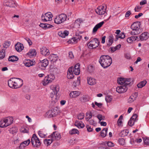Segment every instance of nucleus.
<instances>
[{"label": "nucleus", "instance_id": "nucleus-1", "mask_svg": "<svg viewBox=\"0 0 149 149\" xmlns=\"http://www.w3.org/2000/svg\"><path fill=\"white\" fill-rule=\"evenodd\" d=\"M23 85V81L18 78H12L8 81V85L11 88H17L21 87Z\"/></svg>", "mask_w": 149, "mask_h": 149}, {"label": "nucleus", "instance_id": "nucleus-2", "mask_svg": "<svg viewBox=\"0 0 149 149\" xmlns=\"http://www.w3.org/2000/svg\"><path fill=\"white\" fill-rule=\"evenodd\" d=\"M99 62L103 67L107 68L111 64L112 60L108 55H102L100 58Z\"/></svg>", "mask_w": 149, "mask_h": 149}, {"label": "nucleus", "instance_id": "nucleus-3", "mask_svg": "<svg viewBox=\"0 0 149 149\" xmlns=\"http://www.w3.org/2000/svg\"><path fill=\"white\" fill-rule=\"evenodd\" d=\"M51 89L53 90L54 94L53 93L51 95V103L54 105L57 102L59 98V96L57 95V93L59 91V86L58 85H52L50 86Z\"/></svg>", "mask_w": 149, "mask_h": 149}, {"label": "nucleus", "instance_id": "nucleus-4", "mask_svg": "<svg viewBox=\"0 0 149 149\" xmlns=\"http://www.w3.org/2000/svg\"><path fill=\"white\" fill-rule=\"evenodd\" d=\"M141 22H134L131 26V28L132 30L131 31V34L132 35H137L139 34L141 31Z\"/></svg>", "mask_w": 149, "mask_h": 149}, {"label": "nucleus", "instance_id": "nucleus-5", "mask_svg": "<svg viewBox=\"0 0 149 149\" xmlns=\"http://www.w3.org/2000/svg\"><path fill=\"white\" fill-rule=\"evenodd\" d=\"M99 40L97 38H95L91 40L87 43V45L89 48L93 49L99 46Z\"/></svg>", "mask_w": 149, "mask_h": 149}, {"label": "nucleus", "instance_id": "nucleus-6", "mask_svg": "<svg viewBox=\"0 0 149 149\" xmlns=\"http://www.w3.org/2000/svg\"><path fill=\"white\" fill-rule=\"evenodd\" d=\"M31 142L32 145L34 147H38L41 145L39 139L35 134L33 135L31 139Z\"/></svg>", "mask_w": 149, "mask_h": 149}, {"label": "nucleus", "instance_id": "nucleus-7", "mask_svg": "<svg viewBox=\"0 0 149 149\" xmlns=\"http://www.w3.org/2000/svg\"><path fill=\"white\" fill-rule=\"evenodd\" d=\"M67 16L64 14H61L57 16L54 19V22L57 24H59L64 22L66 20Z\"/></svg>", "mask_w": 149, "mask_h": 149}, {"label": "nucleus", "instance_id": "nucleus-8", "mask_svg": "<svg viewBox=\"0 0 149 149\" xmlns=\"http://www.w3.org/2000/svg\"><path fill=\"white\" fill-rule=\"evenodd\" d=\"M3 4L6 6L14 8H15L17 5V3L13 0H5Z\"/></svg>", "mask_w": 149, "mask_h": 149}, {"label": "nucleus", "instance_id": "nucleus-9", "mask_svg": "<svg viewBox=\"0 0 149 149\" xmlns=\"http://www.w3.org/2000/svg\"><path fill=\"white\" fill-rule=\"evenodd\" d=\"M52 15L50 12H48L42 14L41 16L42 19L44 22H46L48 21H51L52 20Z\"/></svg>", "mask_w": 149, "mask_h": 149}, {"label": "nucleus", "instance_id": "nucleus-10", "mask_svg": "<svg viewBox=\"0 0 149 149\" xmlns=\"http://www.w3.org/2000/svg\"><path fill=\"white\" fill-rule=\"evenodd\" d=\"M48 64V61L47 59H44L39 63V67L42 70H45Z\"/></svg>", "mask_w": 149, "mask_h": 149}, {"label": "nucleus", "instance_id": "nucleus-11", "mask_svg": "<svg viewBox=\"0 0 149 149\" xmlns=\"http://www.w3.org/2000/svg\"><path fill=\"white\" fill-rule=\"evenodd\" d=\"M81 38V36L80 35L76 36L75 37L70 39L67 42L71 44L76 43L80 40Z\"/></svg>", "mask_w": 149, "mask_h": 149}, {"label": "nucleus", "instance_id": "nucleus-12", "mask_svg": "<svg viewBox=\"0 0 149 149\" xmlns=\"http://www.w3.org/2000/svg\"><path fill=\"white\" fill-rule=\"evenodd\" d=\"M48 137L51 138L53 141L55 140H59L61 138V134L56 131L54 132Z\"/></svg>", "mask_w": 149, "mask_h": 149}, {"label": "nucleus", "instance_id": "nucleus-13", "mask_svg": "<svg viewBox=\"0 0 149 149\" xmlns=\"http://www.w3.org/2000/svg\"><path fill=\"white\" fill-rule=\"evenodd\" d=\"M127 90V87L125 85H123L117 87L116 91L117 92L120 93H124L126 92Z\"/></svg>", "mask_w": 149, "mask_h": 149}, {"label": "nucleus", "instance_id": "nucleus-14", "mask_svg": "<svg viewBox=\"0 0 149 149\" xmlns=\"http://www.w3.org/2000/svg\"><path fill=\"white\" fill-rule=\"evenodd\" d=\"M106 8L104 6H100L95 10L96 13L99 15H104L106 13Z\"/></svg>", "mask_w": 149, "mask_h": 149}, {"label": "nucleus", "instance_id": "nucleus-15", "mask_svg": "<svg viewBox=\"0 0 149 149\" xmlns=\"http://www.w3.org/2000/svg\"><path fill=\"white\" fill-rule=\"evenodd\" d=\"M40 53L41 54L45 56L48 55L50 54L49 50L45 47H42L40 49Z\"/></svg>", "mask_w": 149, "mask_h": 149}, {"label": "nucleus", "instance_id": "nucleus-16", "mask_svg": "<svg viewBox=\"0 0 149 149\" xmlns=\"http://www.w3.org/2000/svg\"><path fill=\"white\" fill-rule=\"evenodd\" d=\"M149 37V33L145 32L142 33L140 36V39L141 41H143L147 39Z\"/></svg>", "mask_w": 149, "mask_h": 149}, {"label": "nucleus", "instance_id": "nucleus-17", "mask_svg": "<svg viewBox=\"0 0 149 149\" xmlns=\"http://www.w3.org/2000/svg\"><path fill=\"white\" fill-rule=\"evenodd\" d=\"M24 48L23 45L20 43H17L15 45V48L19 52H21Z\"/></svg>", "mask_w": 149, "mask_h": 149}, {"label": "nucleus", "instance_id": "nucleus-18", "mask_svg": "<svg viewBox=\"0 0 149 149\" xmlns=\"http://www.w3.org/2000/svg\"><path fill=\"white\" fill-rule=\"evenodd\" d=\"M72 70V67H70L68 70L67 77L68 79H72L74 78Z\"/></svg>", "mask_w": 149, "mask_h": 149}, {"label": "nucleus", "instance_id": "nucleus-19", "mask_svg": "<svg viewBox=\"0 0 149 149\" xmlns=\"http://www.w3.org/2000/svg\"><path fill=\"white\" fill-rule=\"evenodd\" d=\"M104 24V22L102 21L97 24L94 27L93 30V33H95L97 30L98 29L101 28Z\"/></svg>", "mask_w": 149, "mask_h": 149}, {"label": "nucleus", "instance_id": "nucleus-20", "mask_svg": "<svg viewBox=\"0 0 149 149\" xmlns=\"http://www.w3.org/2000/svg\"><path fill=\"white\" fill-rule=\"evenodd\" d=\"M74 73L76 75H79L80 73V65L79 63L76 64L73 70Z\"/></svg>", "mask_w": 149, "mask_h": 149}, {"label": "nucleus", "instance_id": "nucleus-21", "mask_svg": "<svg viewBox=\"0 0 149 149\" xmlns=\"http://www.w3.org/2000/svg\"><path fill=\"white\" fill-rule=\"evenodd\" d=\"M4 120L7 127L12 124L13 121V118L11 117H8Z\"/></svg>", "mask_w": 149, "mask_h": 149}, {"label": "nucleus", "instance_id": "nucleus-22", "mask_svg": "<svg viewBox=\"0 0 149 149\" xmlns=\"http://www.w3.org/2000/svg\"><path fill=\"white\" fill-rule=\"evenodd\" d=\"M58 56L55 54H52L49 57V58L50 61L53 62L56 61L58 59Z\"/></svg>", "mask_w": 149, "mask_h": 149}, {"label": "nucleus", "instance_id": "nucleus-23", "mask_svg": "<svg viewBox=\"0 0 149 149\" xmlns=\"http://www.w3.org/2000/svg\"><path fill=\"white\" fill-rule=\"evenodd\" d=\"M87 82L88 83L91 85H94L96 83V80L95 79L92 77L88 78Z\"/></svg>", "mask_w": 149, "mask_h": 149}, {"label": "nucleus", "instance_id": "nucleus-24", "mask_svg": "<svg viewBox=\"0 0 149 149\" xmlns=\"http://www.w3.org/2000/svg\"><path fill=\"white\" fill-rule=\"evenodd\" d=\"M47 114L48 118L53 117L56 115V112H55L54 109H52L49 111L47 113Z\"/></svg>", "mask_w": 149, "mask_h": 149}, {"label": "nucleus", "instance_id": "nucleus-25", "mask_svg": "<svg viewBox=\"0 0 149 149\" xmlns=\"http://www.w3.org/2000/svg\"><path fill=\"white\" fill-rule=\"evenodd\" d=\"M108 42L107 43V45L109 47L111 45L113 42V35H110L108 37Z\"/></svg>", "mask_w": 149, "mask_h": 149}, {"label": "nucleus", "instance_id": "nucleus-26", "mask_svg": "<svg viewBox=\"0 0 149 149\" xmlns=\"http://www.w3.org/2000/svg\"><path fill=\"white\" fill-rule=\"evenodd\" d=\"M80 95V93L79 91H73L70 93V96L71 97L75 98L79 96Z\"/></svg>", "mask_w": 149, "mask_h": 149}, {"label": "nucleus", "instance_id": "nucleus-27", "mask_svg": "<svg viewBox=\"0 0 149 149\" xmlns=\"http://www.w3.org/2000/svg\"><path fill=\"white\" fill-rule=\"evenodd\" d=\"M36 51L34 49H30L29 52L27 53V54L30 57H32L34 56H36Z\"/></svg>", "mask_w": 149, "mask_h": 149}, {"label": "nucleus", "instance_id": "nucleus-28", "mask_svg": "<svg viewBox=\"0 0 149 149\" xmlns=\"http://www.w3.org/2000/svg\"><path fill=\"white\" fill-rule=\"evenodd\" d=\"M68 32L67 31H64L59 32L58 33V35L60 37H61L63 38H65L68 35Z\"/></svg>", "mask_w": 149, "mask_h": 149}, {"label": "nucleus", "instance_id": "nucleus-29", "mask_svg": "<svg viewBox=\"0 0 149 149\" xmlns=\"http://www.w3.org/2000/svg\"><path fill=\"white\" fill-rule=\"evenodd\" d=\"M35 62L31 61V60H27L25 61L24 63L25 65L27 67H29L31 66L34 65Z\"/></svg>", "mask_w": 149, "mask_h": 149}, {"label": "nucleus", "instance_id": "nucleus-30", "mask_svg": "<svg viewBox=\"0 0 149 149\" xmlns=\"http://www.w3.org/2000/svg\"><path fill=\"white\" fill-rule=\"evenodd\" d=\"M82 121L79 122L78 120H76L75 123V125L78 127L79 128H83L85 126V125L83 124H81Z\"/></svg>", "mask_w": 149, "mask_h": 149}, {"label": "nucleus", "instance_id": "nucleus-31", "mask_svg": "<svg viewBox=\"0 0 149 149\" xmlns=\"http://www.w3.org/2000/svg\"><path fill=\"white\" fill-rule=\"evenodd\" d=\"M39 25L40 27L43 28L45 29L49 28L53 26L50 24L44 23H40Z\"/></svg>", "mask_w": 149, "mask_h": 149}, {"label": "nucleus", "instance_id": "nucleus-32", "mask_svg": "<svg viewBox=\"0 0 149 149\" xmlns=\"http://www.w3.org/2000/svg\"><path fill=\"white\" fill-rule=\"evenodd\" d=\"M107 128H104L100 132V135L102 137H105L107 135Z\"/></svg>", "mask_w": 149, "mask_h": 149}, {"label": "nucleus", "instance_id": "nucleus-33", "mask_svg": "<svg viewBox=\"0 0 149 149\" xmlns=\"http://www.w3.org/2000/svg\"><path fill=\"white\" fill-rule=\"evenodd\" d=\"M129 133V131L128 130H125L122 131L119 134L121 137H124L127 135Z\"/></svg>", "mask_w": 149, "mask_h": 149}, {"label": "nucleus", "instance_id": "nucleus-34", "mask_svg": "<svg viewBox=\"0 0 149 149\" xmlns=\"http://www.w3.org/2000/svg\"><path fill=\"white\" fill-rule=\"evenodd\" d=\"M138 38L137 36H134L128 38L127 40V42L129 43H131L133 41L136 40Z\"/></svg>", "mask_w": 149, "mask_h": 149}, {"label": "nucleus", "instance_id": "nucleus-35", "mask_svg": "<svg viewBox=\"0 0 149 149\" xmlns=\"http://www.w3.org/2000/svg\"><path fill=\"white\" fill-rule=\"evenodd\" d=\"M18 59V57L15 56H9L8 60L10 61L14 62L17 61Z\"/></svg>", "mask_w": 149, "mask_h": 149}, {"label": "nucleus", "instance_id": "nucleus-36", "mask_svg": "<svg viewBox=\"0 0 149 149\" xmlns=\"http://www.w3.org/2000/svg\"><path fill=\"white\" fill-rule=\"evenodd\" d=\"M10 133L12 134H14L17 133V129L16 127H12L10 128L8 130Z\"/></svg>", "mask_w": 149, "mask_h": 149}, {"label": "nucleus", "instance_id": "nucleus-37", "mask_svg": "<svg viewBox=\"0 0 149 149\" xmlns=\"http://www.w3.org/2000/svg\"><path fill=\"white\" fill-rule=\"evenodd\" d=\"M147 82V81L145 80L141 81L137 84V86L139 88H141L143 87L146 85Z\"/></svg>", "mask_w": 149, "mask_h": 149}, {"label": "nucleus", "instance_id": "nucleus-38", "mask_svg": "<svg viewBox=\"0 0 149 149\" xmlns=\"http://www.w3.org/2000/svg\"><path fill=\"white\" fill-rule=\"evenodd\" d=\"M43 85L44 86H46L49 83H51L49 79H48L47 76L45 77V79L43 80Z\"/></svg>", "mask_w": 149, "mask_h": 149}, {"label": "nucleus", "instance_id": "nucleus-39", "mask_svg": "<svg viewBox=\"0 0 149 149\" xmlns=\"http://www.w3.org/2000/svg\"><path fill=\"white\" fill-rule=\"evenodd\" d=\"M125 37V35L123 32H121L120 34L119 35H117L116 36V40L115 41L117 40L118 38L123 39Z\"/></svg>", "mask_w": 149, "mask_h": 149}, {"label": "nucleus", "instance_id": "nucleus-40", "mask_svg": "<svg viewBox=\"0 0 149 149\" xmlns=\"http://www.w3.org/2000/svg\"><path fill=\"white\" fill-rule=\"evenodd\" d=\"M125 78H119L118 79L117 82L119 84L123 85L125 84Z\"/></svg>", "mask_w": 149, "mask_h": 149}, {"label": "nucleus", "instance_id": "nucleus-41", "mask_svg": "<svg viewBox=\"0 0 149 149\" xmlns=\"http://www.w3.org/2000/svg\"><path fill=\"white\" fill-rule=\"evenodd\" d=\"M53 141L51 139H45L44 141L45 144L47 146H49L51 144Z\"/></svg>", "mask_w": 149, "mask_h": 149}, {"label": "nucleus", "instance_id": "nucleus-42", "mask_svg": "<svg viewBox=\"0 0 149 149\" xmlns=\"http://www.w3.org/2000/svg\"><path fill=\"white\" fill-rule=\"evenodd\" d=\"M69 134L71 135L75 134H79V132L77 129H73L69 131Z\"/></svg>", "mask_w": 149, "mask_h": 149}, {"label": "nucleus", "instance_id": "nucleus-43", "mask_svg": "<svg viewBox=\"0 0 149 149\" xmlns=\"http://www.w3.org/2000/svg\"><path fill=\"white\" fill-rule=\"evenodd\" d=\"M80 99L81 102H85L88 100L87 96L85 95H83L81 97Z\"/></svg>", "mask_w": 149, "mask_h": 149}, {"label": "nucleus", "instance_id": "nucleus-44", "mask_svg": "<svg viewBox=\"0 0 149 149\" xmlns=\"http://www.w3.org/2000/svg\"><path fill=\"white\" fill-rule=\"evenodd\" d=\"M5 49H3L1 51H0V59H2L5 56Z\"/></svg>", "mask_w": 149, "mask_h": 149}, {"label": "nucleus", "instance_id": "nucleus-45", "mask_svg": "<svg viewBox=\"0 0 149 149\" xmlns=\"http://www.w3.org/2000/svg\"><path fill=\"white\" fill-rule=\"evenodd\" d=\"M123 116L122 115H121L119 117L117 122V123L118 126H120L122 124V120L123 119Z\"/></svg>", "mask_w": 149, "mask_h": 149}, {"label": "nucleus", "instance_id": "nucleus-46", "mask_svg": "<svg viewBox=\"0 0 149 149\" xmlns=\"http://www.w3.org/2000/svg\"><path fill=\"white\" fill-rule=\"evenodd\" d=\"M47 76L48 77V79H49V81H50L51 82L55 78V77L54 75L53 74H51L48 75Z\"/></svg>", "mask_w": 149, "mask_h": 149}, {"label": "nucleus", "instance_id": "nucleus-47", "mask_svg": "<svg viewBox=\"0 0 149 149\" xmlns=\"http://www.w3.org/2000/svg\"><path fill=\"white\" fill-rule=\"evenodd\" d=\"M6 124L5 122L4 121V119L3 120H1L0 121V127H7Z\"/></svg>", "mask_w": 149, "mask_h": 149}, {"label": "nucleus", "instance_id": "nucleus-48", "mask_svg": "<svg viewBox=\"0 0 149 149\" xmlns=\"http://www.w3.org/2000/svg\"><path fill=\"white\" fill-rule=\"evenodd\" d=\"M125 84L124 85L127 86V85H129L131 83V79H127L125 78Z\"/></svg>", "mask_w": 149, "mask_h": 149}, {"label": "nucleus", "instance_id": "nucleus-49", "mask_svg": "<svg viewBox=\"0 0 149 149\" xmlns=\"http://www.w3.org/2000/svg\"><path fill=\"white\" fill-rule=\"evenodd\" d=\"M10 41H6L3 44V47L4 48L6 49L10 46Z\"/></svg>", "mask_w": 149, "mask_h": 149}, {"label": "nucleus", "instance_id": "nucleus-50", "mask_svg": "<svg viewBox=\"0 0 149 149\" xmlns=\"http://www.w3.org/2000/svg\"><path fill=\"white\" fill-rule=\"evenodd\" d=\"M84 117V113H80L77 116V118L78 119L81 120L83 119Z\"/></svg>", "mask_w": 149, "mask_h": 149}, {"label": "nucleus", "instance_id": "nucleus-51", "mask_svg": "<svg viewBox=\"0 0 149 149\" xmlns=\"http://www.w3.org/2000/svg\"><path fill=\"white\" fill-rule=\"evenodd\" d=\"M135 100L136 99L133 96L131 95L128 99V102L130 103H131Z\"/></svg>", "mask_w": 149, "mask_h": 149}, {"label": "nucleus", "instance_id": "nucleus-52", "mask_svg": "<svg viewBox=\"0 0 149 149\" xmlns=\"http://www.w3.org/2000/svg\"><path fill=\"white\" fill-rule=\"evenodd\" d=\"M97 117L100 121L102 120H104L105 119V117L101 114H98L97 116Z\"/></svg>", "mask_w": 149, "mask_h": 149}, {"label": "nucleus", "instance_id": "nucleus-53", "mask_svg": "<svg viewBox=\"0 0 149 149\" xmlns=\"http://www.w3.org/2000/svg\"><path fill=\"white\" fill-rule=\"evenodd\" d=\"M135 121L130 119L128 123V124L130 126H132L134 124Z\"/></svg>", "mask_w": 149, "mask_h": 149}, {"label": "nucleus", "instance_id": "nucleus-54", "mask_svg": "<svg viewBox=\"0 0 149 149\" xmlns=\"http://www.w3.org/2000/svg\"><path fill=\"white\" fill-rule=\"evenodd\" d=\"M38 133L40 136L41 138H45L46 136V134H44L41 131H38Z\"/></svg>", "mask_w": 149, "mask_h": 149}, {"label": "nucleus", "instance_id": "nucleus-55", "mask_svg": "<svg viewBox=\"0 0 149 149\" xmlns=\"http://www.w3.org/2000/svg\"><path fill=\"white\" fill-rule=\"evenodd\" d=\"M119 143L120 144L123 145L125 144V140L123 139H120L119 140Z\"/></svg>", "mask_w": 149, "mask_h": 149}, {"label": "nucleus", "instance_id": "nucleus-56", "mask_svg": "<svg viewBox=\"0 0 149 149\" xmlns=\"http://www.w3.org/2000/svg\"><path fill=\"white\" fill-rule=\"evenodd\" d=\"M138 115L136 114H134L132 117L130 118L133 120L135 121V122L137 120L136 118H137Z\"/></svg>", "mask_w": 149, "mask_h": 149}, {"label": "nucleus", "instance_id": "nucleus-57", "mask_svg": "<svg viewBox=\"0 0 149 149\" xmlns=\"http://www.w3.org/2000/svg\"><path fill=\"white\" fill-rule=\"evenodd\" d=\"M105 100L107 102H109L112 100V98L110 96H107L105 97Z\"/></svg>", "mask_w": 149, "mask_h": 149}, {"label": "nucleus", "instance_id": "nucleus-58", "mask_svg": "<svg viewBox=\"0 0 149 149\" xmlns=\"http://www.w3.org/2000/svg\"><path fill=\"white\" fill-rule=\"evenodd\" d=\"M25 40L28 43L29 45H31L32 44V42L31 40L28 38H25Z\"/></svg>", "mask_w": 149, "mask_h": 149}, {"label": "nucleus", "instance_id": "nucleus-59", "mask_svg": "<svg viewBox=\"0 0 149 149\" xmlns=\"http://www.w3.org/2000/svg\"><path fill=\"white\" fill-rule=\"evenodd\" d=\"M93 70L94 69L93 67L91 66H88V70L90 73L92 72L93 71Z\"/></svg>", "mask_w": 149, "mask_h": 149}, {"label": "nucleus", "instance_id": "nucleus-60", "mask_svg": "<svg viewBox=\"0 0 149 149\" xmlns=\"http://www.w3.org/2000/svg\"><path fill=\"white\" fill-rule=\"evenodd\" d=\"M82 22V21L81 19H78L76 20L75 21V24H78L79 26L81 22Z\"/></svg>", "mask_w": 149, "mask_h": 149}, {"label": "nucleus", "instance_id": "nucleus-61", "mask_svg": "<svg viewBox=\"0 0 149 149\" xmlns=\"http://www.w3.org/2000/svg\"><path fill=\"white\" fill-rule=\"evenodd\" d=\"M87 130L88 132H91L93 131V129L91 128L90 126L88 125L86 126Z\"/></svg>", "mask_w": 149, "mask_h": 149}, {"label": "nucleus", "instance_id": "nucleus-62", "mask_svg": "<svg viewBox=\"0 0 149 149\" xmlns=\"http://www.w3.org/2000/svg\"><path fill=\"white\" fill-rule=\"evenodd\" d=\"M23 143H24V145L26 146H27L28 145L30 142V140L29 139H28V140L25 141L23 142Z\"/></svg>", "mask_w": 149, "mask_h": 149}, {"label": "nucleus", "instance_id": "nucleus-63", "mask_svg": "<svg viewBox=\"0 0 149 149\" xmlns=\"http://www.w3.org/2000/svg\"><path fill=\"white\" fill-rule=\"evenodd\" d=\"M107 144L108 146L109 147L113 146L114 145V144L111 141H108L107 143Z\"/></svg>", "mask_w": 149, "mask_h": 149}, {"label": "nucleus", "instance_id": "nucleus-64", "mask_svg": "<svg viewBox=\"0 0 149 149\" xmlns=\"http://www.w3.org/2000/svg\"><path fill=\"white\" fill-rule=\"evenodd\" d=\"M25 146H26L22 142V143H20V145L19 146V149H22Z\"/></svg>", "mask_w": 149, "mask_h": 149}]
</instances>
